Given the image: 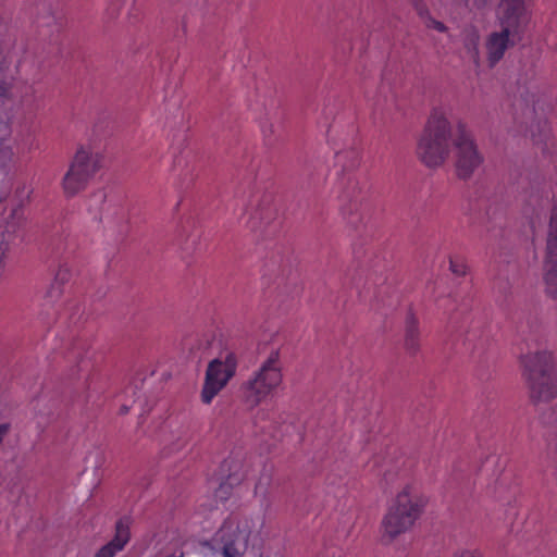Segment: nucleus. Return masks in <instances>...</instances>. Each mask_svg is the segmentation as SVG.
I'll return each instance as SVG.
<instances>
[{"label": "nucleus", "mask_w": 557, "mask_h": 557, "mask_svg": "<svg viewBox=\"0 0 557 557\" xmlns=\"http://www.w3.org/2000/svg\"><path fill=\"white\" fill-rule=\"evenodd\" d=\"M361 202L354 201L347 207H344L343 212L346 215L348 224L357 228L363 222V214L361 212Z\"/></svg>", "instance_id": "obj_21"}, {"label": "nucleus", "mask_w": 557, "mask_h": 557, "mask_svg": "<svg viewBox=\"0 0 557 557\" xmlns=\"http://www.w3.org/2000/svg\"><path fill=\"white\" fill-rule=\"evenodd\" d=\"M454 148L456 174L461 180H468L480 168L484 159L471 132L462 122H458L455 128Z\"/></svg>", "instance_id": "obj_6"}, {"label": "nucleus", "mask_w": 557, "mask_h": 557, "mask_svg": "<svg viewBox=\"0 0 557 557\" xmlns=\"http://www.w3.org/2000/svg\"><path fill=\"white\" fill-rule=\"evenodd\" d=\"M102 166L103 157L100 153L79 147L63 177L65 195L73 197L84 190Z\"/></svg>", "instance_id": "obj_5"}, {"label": "nucleus", "mask_w": 557, "mask_h": 557, "mask_svg": "<svg viewBox=\"0 0 557 557\" xmlns=\"http://www.w3.org/2000/svg\"><path fill=\"white\" fill-rule=\"evenodd\" d=\"M227 465H228V462L225 460V461L223 462V468H224L225 466H227Z\"/></svg>", "instance_id": "obj_33"}, {"label": "nucleus", "mask_w": 557, "mask_h": 557, "mask_svg": "<svg viewBox=\"0 0 557 557\" xmlns=\"http://www.w3.org/2000/svg\"><path fill=\"white\" fill-rule=\"evenodd\" d=\"M424 506L425 502L418 491L411 485H406L397 494L394 505L389 507L382 521L384 536L394 540L409 530L421 516Z\"/></svg>", "instance_id": "obj_3"}, {"label": "nucleus", "mask_w": 557, "mask_h": 557, "mask_svg": "<svg viewBox=\"0 0 557 557\" xmlns=\"http://www.w3.org/2000/svg\"><path fill=\"white\" fill-rule=\"evenodd\" d=\"M336 156H337L338 159H341L344 156H348L351 159L350 164L346 166L347 169H352V168H355L358 164V157H359V154H358V151H356V150H349V151H346V152H338Z\"/></svg>", "instance_id": "obj_24"}, {"label": "nucleus", "mask_w": 557, "mask_h": 557, "mask_svg": "<svg viewBox=\"0 0 557 557\" xmlns=\"http://www.w3.org/2000/svg\"><path fill=\"white\" fill-rule=\"evenodd\" d=\"M454 134L449 121L434 111L418 140L417 156L428 168H438L447 160L454 146Z\"/></svg>", "instance_id": "obj_2"}, {"label": "nucleus", "mask_w": 557, "mask_h": 557, "mask_svg": "<svg viewBox=\"0 0 557 557\" xmlns=\"http://www.w3.org/2000/svg\"><path fill=\"white\" fill-rule=\"evenodd\" d=\"M236 369L237 357L233 351H228L223 359L215 358L209 362L201 391L203 404L209 405L212 401L235 375Z\"/></svg>", "instance_id": "obj_7"}, {"label": "nucleus", "mask_w": 557, "mask_h": 557, "mask_svg": "<svg viewBox=\"0 0 557 557\" xmlns=\"http://www.w3.org/2000/svg\"><path fill=\"white\" fill-rule=\"evenodd\" d=\"M14 85V76L11 74V60L0 49V98H9Z\"/></svg>", "instance_id": "obj_15"}, {"label": "nucleus", "mask_w": 557, "mask_h": 557, "mask_svg": "<svg viewBox=\"0 0 557 557\" xmlns=\"http://www.w3.org/2000/svg\"><path fill=\"white\" fill-rule=\"evenodd\" d=\"M10 425L7 423L0 424V444L3 441V437L8 434Z\"/></svg>", "instance_id": "obj_29"}, {"label": "nucleus", "mask_w": 557, "mask_h": 557, "mask_svg": "<svg viewBox=\"0 0 557 557\" xmlns=\"http://www.w3.org/2000/svg\"><path fill=\"white\" fill-rule=\"evenodd\" d=\"M522 374L527 383L557 374V367L552 352L539 350L521 356Z\"/></svg>", "instance_id": "obj_9"}, {"label": "nucleus", "mask_w": 557, "mask_h": 557, "mask_svg": "<svg viewBox=\"0 0 557 557\" xmlns=\"http://www.w3.org/2000/svg\"><path fill=\"white\" fill-rule=\"evenodd\" d=\"M529 20L525 0H502L498 10L500 32L490 35L487 40V53L491 66L495 65L508 47L515 46L520 40Z\"/></svg>", "instance_id": "obj_1"}, {"label": "nucleus", "mask_w": 557, "mask_h": 557, "mask_svg": "<svg viewBox=\"0 0 557 557\" xmlns=\"http://www.w3.org/2000/svg\"><path fill=\"white\" fill-rule=\"evenodd\" d=\"M449 270L456 276H465L467 274V265L463 261L456 258L449 259Z\"/></svg>", "instance_id": "obj_23"}, {"label": "nucleus", "mask_w": 557, "mask_h": 557, "mask_svg": "<svg viewBox=\"0 0 557 557\" xmlns=\"http://www.w3.org/2000/svg\"><path fill=\"white\" fill-rule=\"evenodd\" d=\"M242 478L236 473L230 474L225 481L221 482L219 487L215 490L214 496L216 499L226 500L228 499L232 490L235 485H238Z\"/></svg>", "instance_id": "obj_20"}, {"label": "nucleus", "mask_w": 557, "mask_h": 557, "mask_svg": "<svg viewBox=\"0 0 557 557\" xmlns=\"http://www.w3.org/2000/svg\"><path fill=\"white\" fill-rule=\"evenodd\" d=\"M213 541L220 545L224 557H239L248 546V534L231 522H224Z\"/></svg>", "instance_id": "obj_10"}, {"label": "nucleus", "mask_w": 557, "mask_h": 557, "mask_svg": "<svg viewBox=\"0 0 557 557\" xmlns=\"http://www.w3.org/2000/svg\"><path fill=\"white\" fill-rule=\"evenodd\" d=\"M131 523L132 518L124 516L115 523V534L113 539L103 545L94 557H114L117 552H121L131 539Z\"/></svg>", "instance_id": "obj_11"}, {"label": "nucleus", "mask_w": 557, "mask_h": 557, "mask_svg": "<svg viewBox=\"0 0 557 557\" xmlns=\"http://www.w3.org/2000/svg\"><path fill=\"white\" fill-rule=\"evenodd\" d=\"M404 345L406 351L410 356L417 355L420 349V331L418 320L411 311L408 312L406 318Z\"/></svg>", "instance_id": "obj_14"}, {"label": "nucleus", "mask_w": 557, "mask_h": 557, "mask_svg": "<svg viewBox=\"0 0 557 557\" xmlns=\"http://www.w3.org/2000/svg\"><path fill=\"white\" fill-rule=\"evenodd\" d=\"M545 253L557 255V207H553L550 211Z\"/></svg>", "instance_id": "obj_19"}, {"label": "nucleus", "mask_w": 557, "mask_h": 557, "mask_svg": "<svg viewBox=\"0 0 557 557\" xmlns=\"http://www.w3.org/2000/svg\"><path fill=\"white\" fill-rule=\"evenodd\" d=\"M63 294V289L60 283H52L46 290L45 300L46 305L50 306L58 301Z\"/></svg>", "instance_id": "obj_22"}, {"label": "nucleus", "mask_w": 557, "mask_h": 557, "mask_svg": "<svg viewBox=\"0 0 557 557\" xmlns=\"http://www.w3.org/2000/svg\"><path fill=\"white\" fill-rule=\"evenodd\" d=\"M454 557H483L480 552L474 549H463L457 554H455Z\"/></svg>", "instance_id": "obj_27"}, {"label": "nucleus", "mask_w": 557, "mask_h": 557, "mask_svg": "<svg viewBox=\"0 0 557 557\" xmlns=\"http://www.w3.org/2000/svg\"><path fill=\"white\" fill-rule=\"evenodd\" d=\"M247 213L249 218L246 225L257 237L270 238L277 233L276 211L271 206L270 197H261L250 201Z\"/></svg>", "instance_id": "obj_8"}, {"label": "nucleus", "mask_w": 557, "mask_h": 557, "mask_svg": "<svg viewBox=\"0 0 557 557\" xmlns=\"http://www.w3.org/2000/svg\"><path fill=\"white\" fill-rule=\"evenodd\" d=\"M12 158V151L9 148L0 149V168H5Z\"/></svg>", "instance_id": "obj_25"}, {"label": "nucleus", "mask_w": 557, "mask_h": 557, "mask_svg": "<svg viewBox=\"0 0 557 557\" xmlns=\"http://www.w3.org/2000/svg\"><path fill=\"white\" fill-rule=\"evenodd\" d=\"M532 139L536 145H542L544 148L553 146L554 131L552 123L547 119L536 122L535 128L532 131Z\"/></svg>", "instance_id": "obj_16"}, {"label": "nucleus", "mask_w": 557, "mask_h": 557, "mask_svg": "<svg viewBox=\"0 0 557 557\" xmlns=\"http://www.w3.org/2000/svg\"><path fill=\"white\" fill-rule=\"evenodd\" d=\"M10 15L4 11L0 12V45L3 49H10L16 42V29L9 25Z\"/></svg>", "instance_id": "obj_17"}, {"label": "nucleus", "mask_w": 557, "mask_h": 557, "mask_svg": "<svg viewBox=\"0 0 557 557\" xmlns=\"http://www.w3.org/2000/svg\"><path fill=\"white\" fill-rule=\"evenodd\" d=\"M533 404L550 401L557 396V373L527 383Z\"/></svg>", "instance_id": "obj_12"}, {"label": "nucleus", "mask_w": 557, "mask_h": 557, "mask_svg": "<svg viewBox=\"0 0 557 557\" xmlns=\"http://www.w3.org/2000/svg\"><path fill=\"white\" fill-rule=\"evenodd\" d=\"M70 277V273L67 269H59V271L55 274L54 282L53 283H60L61 285L66 282Z\"/></svg>", "instance_id": "obj_26"}, {"label": "nucleus", "mask_w": 557, "mask_h": 557, "mask_svg": "<svg viewBox=\"0 0 557 557\" xmlns=\"http://www.w3.org/2000/svg\"><path fill=\"white\" fill-rule=\"evenodd\" d=\"M280 350H272L267 360L252 377L240 385L243 401L250 408L258 406L273 389L282 383Z\"/></svg>", "instance_id": "obj_4"}, {"label": "nucleus", "mask_w": 557, "mask_h": 557, "mask_svg": "<svg viewBox=\"0 0 557 557\" xmlns=\"http://www.w3.org/2000/svg\"><path fill=\"white\" fill-rule=\"evenodd\" d=\"M410 3L416 9L418 15L422 18L423 24L428 28L436 29L437 32L444 33L447 30V27L445 24L441 21H436L430 15V12L423 2V0H409Z\"/></svg>", "instance_id": "obj_18"}, {"label": "nucleus", "mask_w": 557, "mask_h": 557, "mask_svg": "<svg viewBox=\"0 0 557 557\" xmlns=\"http://www.w3.org/2000/svg\"><path fill=\"white\" fill-rule=\"evenodd\" d=\"M128 412V407L123 405L121 408H120V413L121 414H124V413H127Z\"/></svg>", "instance_id": "obj_32"}, {"label": "nucleus", "mask_w": 557, "mask_h": 557, "mask_svg": "<svg viewBox=\"0 0 557 557\" xmlns=\"http://www.w3.org/2000/svg\"><path fill=\"white\" fill-rule=\"evenodd\" d=\"M474 7L478 9L484 8L487 4V0H473Z\"/></svg>", "instance_id": "obj_31"}, {"label": "nucleus", "mask_w": 557, "mask_h": 557, "mask_svg": "<svg viewBox=\"0 0 557 557\" xmlns=\"http://www.w3.org/2000/svg\"><path fill=\"white\" fill-rule=\"evenodd\" d=\"M543 280L547 295L557 299V255L545 253L543 260Z\"/></svg>", "instance_id": "obj_13"}, {"label": "nucleus", "mask_w": 557, "mask_h": 557, "mask_svg": "<svg viewBox=\"0 0 557 557\" xmlns=\"http://www.w3.org/2000/svg\"><path fill=\"white\" fill-rule=\"evenodd\" d=\"M490 220V213L488 210L484 213V215H479L476 218H473V223L484 224L485 221Z\"/></svg>", "instance_id": "obj_28"}, {"label": "nucleus", "mask_w": 557, "mask_h": 557, "mask_svg": "<svg viewBox=\"0 0 557 557\" xmlns=\"http://www.w3.org/2000/svg\"><path fill=\"white\" fill-rule=\"evenodd\" d=\"M94 197L98 202L102 203L106 201L107 195L104 191L100 190L99 193L95 194Z\"/></svg>", "instance_id": "obj_30"}]
</instances>
